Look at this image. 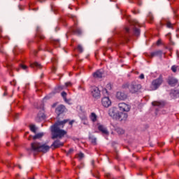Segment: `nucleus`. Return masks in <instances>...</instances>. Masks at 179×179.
Here are the masks:
<instances>
[{
    "label": "nucleus",
    "mask_w": 179,
    "mask_h": 179,
    "mask_svg": "<svg viewBox=\"0 0 179 179\" xmlns=\"http://www.w3.org/2000/svg\"><path fill=\"white\" fill-rule=\"evenodd\" d=\"M77 50H78V51H80V52H83V48L82 45H78Z\"/></svg>",
    "instance_id": "c756f323"
},
{
    "label": "nucleus",
    "mask_w": 179,
    "mask_h": 179,
    "mask_svg": "<svg viewBox=\"0 0 179 179\" xmlns=\"http://www.w3.org/2000/svg\"><path fill=\"white\" fill-rule=\"evenodd\" d=\"M65 106L64 105H60L56 108V113H57L58 115L63 114V113H65Z\"/></svg>",
    "instance_id": "f8f14e48"
},
{
    "label": "nucleus",
    "mask_w": 179,
    "mask_h": 179,
    "mask_svg": "<svg viewBox=\"0 0 179 179\" xmlns=\"http://www.w3.org/2000/svg\"><path fill=\"white\" fill-rule=\"evenodd\" d=\"M43 136H44V133H38L33 137V139H40V138H43Z\"/></svg>",
    "instance_id": "cd10ccee"
},
{
    "label": "nucleus",
    "mask_w": 179,
    "mask_h": 179,
    "mask_svg": "<svg viewBox=\"0 0 179 179\" xmlns=\"http://www.w3.org/2000/svg\"><path fill=\"white\" fill-rule=\"evenodd\" d=\"M130 2H132V1H130Z\"/></svg>",
    "instance_id": "4d7b16f0"
},
{
    "label": "nucleus",
    "mask_w": 179,
    "mask_h": 179,
    "mask_svg": "<svg viewBox=\"0 0 179 179\" xmlns=\"http://www.w3.org/2000/svg\"><path fill=\"white\" fill-rule=\"evenodd\" d=\"M116 97L118 100H127V94L122 92H117L116 94Z\"/></svg>",
    "instance_id": "9b49d317"
},
{
    "label": "nucleus",
    "mask_w": 179,
    "mask_h": 179,
    "mask_svg": "<svg viewBox=\"0 0 179 179\" xmlns=\"http://www.w3.org/2000/svg\"><path fill=\"white\" fill-rule=\"evenodd\" d=\"M71 152H73V149H70V150H69V153H71Z\"/></svg>",
    "instance_id": "49530a36"
},
{
    "label": "nucleus",
    "mask_w": 179,
    "mask_h": 179,
    "mask_svg": "<svg viewBox=\"0 0 179 179\" xmlns=\"http://www.w3.org/2000/svg\"><path fill=\"white\" fill-rule=\"evenodd\" d=\"M72 19H73V20H75V19H76V17L71 15Z\"/></svg>",
    "instance_id": "c03bdc74"
},
{
    "label": "nucleus",
    "mask_w": 179,
    "mask_h": 179,
    "mask_svg": "<svg viewBox=\"0 0 179 179\" xmlns=\"http://www.w3.org/2000/svg\"><path fill=\"white\" fill-rule=\"evenodd\" d=\"M172 96L174 97V99H177L179 97V91L178 90H176L171 92Z\"/></svg>",
    "instance_id": "b1692460"
},
{
    "label": "nucleus",
    "mask_w": 179,
    "mask_h": 179,
    "mask_svg": "<svg viewBox=\"0 0 179 179\" xmlns=\"http://www.w3.org/2000/svg\"><path fill=\"white\" fill-rule=\"evenodd\" d=\"M102 93L103 94H108V92L107 91V89L104 88L103 90H102Z\"/></svg>",
    "instance_id": "c9c22d12"
},
{
    "label": "nucleus",
    "mask_w": 179,
    "mask_h": 179,
    "mask_svg": "<svg viewBox=\"0 0 179 179\" xmlns=\"http://www.w3.org/2000/svg\"><path fill=\"white\" fill-rule=\"evenodd\" d=\"M6 94H7V93H6V92H5L3 93V96H6Z\"/></svg>",
    "instance_id": "09e8293b"
},
{
    "label": "nucleus",
    "mask_w": 179,
    "mask_h": 179,
    "mask_svg": "<svg viewBox=\"0 0 179 179\" xmlns=\"http://www.w3.org/2000/svg\"><path fill=\"white\" fill-rule=\"evenodd\" d=\"M163 82V76L160 75L158 78L155 79L152 81L149 90H150L151 92L157 90V89L159 88L160 86H162Z\"/></svg>",
    "instance_id": "7ed1b4c3"
},
{
    "label": "nucleus",
    "mask_w": 179,
    "mask_h": 179,
    "mask_svg": "<svg viewBox=\"0 0 179 179\" xmlns=\"http://www.w3.org/2000/svg\"><path fill=\"white\" fill-rule=\"evenodd\" d=\"M92 143L96 144V138H92Z\"/></svg>",
    "instance_id": "79ce46f5"
},
{
    "label": "nucleus",
    "mask_w": 179,
    "mask_h": 179,
    "mask_svg": "<svg viewBox=\"0 0 179 179\" xmlns=\"http://www.w3.org/2000/svg\"><path fill=\"white\" fill-rule=\"evenodd\" d=\"M90 118L92 122H96V121H97V115L94 113H92L90 115Z\"/></svg>",
    "instance_id": "412c9836"
},
{
    "label": "nucleus",
    "mask_w": 179,
    "mask_h": 179,
    "mask_svg": "<svg viewBox=\"0 0 179 179\" xmlns=\"http://www.w3.org/2000/svg\"><path fill=\"white\" fill-rule=\"evenodd\" d=\"M50 150V146L46 144H41L38 142H34L31 144V149H29V153L34 155L42 152L43 153H47Z\"/></svg>",
    "instance_id": "f03ea898"
},
{
    "label": "nucleus",
    "mask_w": 179,
    "mask_h": 179,
    "mask_svg": "<svg viewBox=\"0 0 179 179\" xmlns=\"http://www.w3.org/2000/svg\"><path fill=\"white\" fill-rule=\"evenodd\" d=\"M106 177H107L108 178H110V173H107V174H106Z\"/></svg>",
    "instance_id": "a18cd8bd"
},
{
    "label": "nucleus",
    "mask_w": 179,
    "mask_h": 179,
    "mask_svg": "<svg viewBox=\"0 0 179 179\" xmlns=\"http://www.w3.org/2000/svg\"><path fill=\"white\" fill-rule=\"evenodd\" d=\"M91 94L94 99H100V90L97 87H93L91 90Z\"/></svg>",
    "instance_id": "423d86ee"
},
{
    "label": "nucleus",
    "mask_w": 179,
    "mask_h": 179,
    "mask_svg": "<svg viewBox=\"0 0 179 179\" xmlns=\"http://www.w3.org/2000/svg\"><path fill=\"white\" fill-rule=\"evenodd\" d=\"M132 25L134 26V31L135 36H139V34H141V31L138 28H136V26H139V22H138V21L136 20H134L132 22Z\"/></svg>",
    "instance_id": "1a4fd4ad"
},
{
    "label": "nucleus",
    "mask_w": 179,
    "mask_h": 179,
    "mask_svg": "<svg viewBox=\"0 0 179 179\" xmlns=\"http://www.w3.org/2000/svg\"><path fill=\"white\" fill-rule=\"evenodd\" d=\"M94 78L95 79H101L103 78V71L102 70H98L96 72L93 73Z\"/></svg>",
    "instance_id": "2eb2a0df"
},
{
    "label": "nucleus",
    "mask_w": 179,
    "mask_h": 179,
    "mask_svg": "<svg viewBox=\"0 0 179 179\" xmlns=\"http://www.w3.org/2000/svg\"><path fill=\"white\" fill-rule=\"evenodd\" d=\"M78 157H79V159H83L85 157V154L80 152L78 154Z\"/></svg>",
    "instance_id": "7c9ffc66"
},
{
    "label": "nucleus",
    "mask_w": 179,
    "mask_h": 179,
    "mask_svg": "<svg viewBox=\"0 0 179 179\" xmlns=\"http://www.w3.org/2000/svg\"><path fill=\"white\" fill-rule=\"evenodd\" d=\"M141 89H142V85L135 82L131 83L129 85V90L131 93H136L137 92H139Z\"/></svg>",
    "instance_id": "20e7f679"
},
{
    "label": "nucleus",
    "mask_w": 179,
    "mask_h": 179,
    "mask_svg": "<svg viewBox=\"0 0 179 179\" xmlns=\"http://www.w3.org/2000/svg\"><path fill=\"white\" fill-rule=\"evenodd\" d=\"M171 71H173V72H177V66H173L171 67Z\"/></svg>",
    "instance_id": "f704fd0d"
},
{
    "label": "nucleus",
    "mask_w": 179,
    "mask_h": 179,
    "mask_svg": "<svg viewBox=\"0 0 179 179\" xmlns=\"http://www.w3.org/2000/svg\"><path fill=\"white\" fill-rule=\"evenodd\" d=\"M20 68H22V69H23L24 71H26V69H27V66L24 64H21Z\"/></svg>",
    "instance_id": "473e14b6"
},
{
    "label": "nucleus",
    "mask_w": 179,
    "mask_h": 179,
    "mask_svg": "<svg viewBox=\"0 0 179 179\" xmlns=\"http://www.w3.org/2000/svg\"><path fill=\"white\" fill-rule=\"evenodd\" d=\"M166 27H168L169 29H171V27H173V24H171V22H168L166 23Z\"/></svg>",
    "instance_id": "2f4dec72"
},
{
    "label": "nucleus",
    "mask_w": 179,
    "mask_h": 179,
    "mask_svg": "<svg viewBox=\"0 0 179 179\" xmlns=\"http://www.w3.org/2000/svg\"><path fill=\"white\" fill-rule=\"evenodd\" d=\"M39 2H44L45 0H38Z\"/></svg>",
    "instance_id": "de8ad7c7"
},
{
    "label": "nucleus",
    "mask_w": 179,
    "mask_h": 179,
    "mask_svg": "<svg viewBox=\"0 0 179 179\" xmlns=\"http://www.w3.org/2000/svg\"><path fill=\"white\" fill-rule=\"evenodd\" d=\"M36 52H37V51H35V52H34V54H36Z\"/></svg>",
    "instance_id": "5fc2aeb1"
},
{
    "label": "nucleus",
    "mask_w": 179,
    "mask_h": 179,
    "mask_svg": "<svg viewBox=\"0 0 179 179\" xmlns=\"http://www.w3.org/2000/svg\"><path fill=\"white\" fill-rule=\"evenodd\" d=\"M101 104L105 108H108L111 106V99L108 96H104L101 99Z\"/></svg>",
    "instance_id": "0eeeda50"
},
{
    "label": "nucleus",
    "mask_w": 179,
    "mask_h": 179,
    "mask_svg": "<svg viewBox=\"0 0 179 179\" xmlns=\"http://www.w3.org/2000/svg\"><path fill=\"white\" fill-rule=\"evenodd\" d=\"M66 86H72V83L71 82L66 83Z\"/></svg>",
    "instance_id": "4c0bfd02"
},
{
    "label": "nucleus",
    "mask_w": 179,
    "mask_h": 179,
    "mask_svg": "<svg viewBox=\"0 0 179 179\" xmlns=\"http://www.w3.org/2000/svg\"><path fill=\"white\" fill-rule=\"evenodd\" d=\"M77 26L78 23L74 22V27L71 28V31L77 36H80V34H82V29H80V28H78Z\"/></svg>",
    "instance_id": "6e6552de"
},
{
    "label": "nucleus",
    "mask_w": 179,
    "mask_h": 179,
    "mask_svg": "<svg viewBox=\"0 0 179 179\" xmlns=\"http://www.w3.org/2000/svg\"><path fill=\"white\" fill-rule=\"evenodd\" d=\"M92 166L94 164V161H92Z\"/></svg>",
    "instance_id": "3c124183"
},
{
    "label": "nucleus",
    "mask_w": 179,
    "mask_h": 179,
    "mask_svg": "<svg viewBox=\"0 0 179 179\" xmlns=\"http://www.w3.org/2000/svg\"><path fill=\"white\" fill-rule=\"evenodd\" d=\"M154 19L155 18L153 17V14L150 13L147 17V20H148L149 23H152Z\"/></svg>",
    "instance_id": "393cba45"
},
{
    "label": "nucleus",
    "mask_w": 179,
    "mask_h": 179,
    "mask_svg": "<svg viewBox=\"0 0 179 179\" xmlns=\"http://www.w3.org/2000/svg\"><path fill=\"white\" fill-rule=\"evenodd\" d=\"M122 88L123 89H129V85H128V83H126L122 85Z\"/></svg>",
    "instance_id": "72a5a7b5"
},
{
    "label": "nucleus",
    "mask_w": 179,
    "mask_h": 179,
    "mask_svg": "<svg viewBox=\"0 0 179 179\" xmlns=\"http://www.w3.org/2000/svg\"><path fill=\"white\" fill-rule=\"evenodd\" d=\"M20 10H22V9L20 8Z\"/></svg>",
    "instance_id": "6e6d98bb"
},
{
    "label": "nucleus",
    "mask_w": 179,
    "mask_h": 179,
    "mask_svg": "<svg viewBox=\"0 0 179 179\" xmlns=\"http://www.w3.org/2000/svg\"><path fill=\"white\" fill-rule=\"evenodd\" d=\"M125 31H126V33H129V28L126 27L125 28Z\"/></svg>",
    "instance_id": "ea45409f"
},
{
    "label": "nucleus",
    "mask_w": 179,
    "mask_h": 179,
    "mask_svg": "<svg viewBox=\"0 0 179 179\" xmlns=\"http://www.w3.org/2000/svg\"><path fill=\"white\" fill-rule=\"evenodd\" d=\"M73 123V122H69L70 125H72Z\"/></svg>",
    "instance_id": "8fccbe9b"
},
{
    "label": "nucleus",
    "mask_w": 179,
    "mask_h": 179,
    "mask_svg": "<svg viewBox=\"0 0 179 179\" xmlns=\"http://www.w3.org/2000/svg\"><path fill=\"white\" fill-rule=\"evenodd\" d=\"M50 43L52 44H53V45H55L56 47H59V40L52 39L50 41Z\"/></svg>",
    "instance_id": "a878e982"
},
{
    "label": "nucleus",
    "mask_w": 179,
    "mask_h": 179,
    "mask_svg": "<svg viewBox=\"0 0 179 179\" xmlns=\"http://www.w3.org/2000/svg\"><path fill=\"white\" fill-rule=\"evenodd\" d=\"M106 87L107 89H111V84H108Z\"/></svg>",
    "instance_id": "a19ab883"
},
{
    "label": "nucleus",
    "mask_w": 179,
    "mask_h": 179,
    "mask_svg": "<svg viewBox=\"0 0 179 179\" xmlns=\"http://www.w3.org/2000/svg\"><path fill=\"white\" fill-rule=\"evenodd\" d=\"M162 55H163V52H162V50H157L150 54L151 58H153V57H162Z\"/></svg>",
    "instance_id": "6ab92c4d"
},
{
    "label": "nucleus",
    "mask_w": 179,
    "mask_h": 179,
    "mask_svg": "<svg viewBox=\"0 0 179 179\" xmlns=\"http://www.w3.org/2000/svg\"><path fill=\"white\" fill-rule=\"evenodd\" d=\"M19 169H22V166H20V165L18 166Z\"/></svg>",
    "instance_id": "603ef678"
},
{
    "label": "nucleus",
    "mask_w": 179,
    "mask_h": 179,
    "mask_svg": "<svg viewBox=\"0 0 179 179\" xmlns=\"http://www.w3.org/2000/svg\"><path fill=\"white\" fill-rule=\"evenodd\" d=\"M61 94L66 103H69V101H71V99H66V92H62Z\"/></svg>",
    "instance_id": "bb28decb"
},
{
    "label": "nucleus",
    "mask_w": 179,
    "mask_h": 179,
    "mask_svg": "<svg viewBox=\"0 0 179 179\" xmlns=\"http://www.w3.org/2000/svg\"><path fill=\"white\" fill-rule=\"evenodd\" d=\"M52 107H55V104H53V105H52Z\"/></svg>",
    "instance_id": "864d4df0"
},
{
    "label": "nucleus",
    "mask_w": 179,
    "mask_h": 179,
    "mask_svg": "<svg viewBox=\"0 0 179 179\" xmlns=\"http://www.w3.org/2000/svg\"><path fill=\"white\" fill-rule=\"evenodd\" d=\"M38 38H40V40H44V38H45V36L40 31L39 27L36 28V40H38Z\"/></svg>",
    "instance_id": "dca6fc26"
},
{
    "label": "nucleus",
    "mask_w": 179,
    "mask_h": 179,
    "mask_svg": "<svg viewBox=\"0 0 179 179\" xmlns=\"http://www.w3.org/2000/svg\"><path fill=\"white\" fill-rule=\"evenodd\" d=\"M139 79H145V75L141 74L139 76Z\"/></svg>",
    "instance_id": "e433bc0d"
},
{
    "label": "nucleus",
    "mask_w": 179,
    "mask_h": 179,
    "mask_svg": "<svg viewBox=\"0 0 179 179\" xmlns=\"http://www.w3.org/2000/svg\"><path fill=\"white\" fill-rule=\"evenodd\" d=\"M30 66L31 68H38V69H41V68H43L41 64H40L38 62H34V64H31Z\"/></svg>",
    "instance_id": "4be33fe9"
},
{
    "label": "nucleus",
    "mask_w": 179,
    "mask_h": 179,
    "mask_svg": "<svg viewBox=\"0 0 179 179\" xmlns=\"http://www.w3.org/2000/svg\"><path fill=\"white\" fill-rule=\"evenodd\" d=\"M99 131H100L103 135H108V130L103 125H99L98 127Z\"/></svg>",
    "instance_id": "f3484780"
},
{
    "label": "nucleus",
    "mask_w": 179,
    "mask_h": 179,
    "mask_svg": "<svg viewBox=\"0 0 179 179\" xmlns=\"http://www.w3.org/2000/svg\"><path fill=\"white\" fill-rule=\"evenodd\" d=\"M115 131L117 132V134H118V135H124V134H125V130L120 127L116 128Z\"/></svg>",
    "instance_id": "5701e85b"
},
{
    "label": "nucleus",
    "mask_w": 179,
    "mask_h": 179,
    "mask_svg": "<svg viewBox=\"0 0 179 179\" xmlns=\"http://www.w3.org/2000/svg\"><path fill=\"white\" fill-rule=\"evenodd\" d=\"M118 108L120 111L123 113H128L131 110V106L124 102L118 103Z\"/></svg>",
    "instance_id": "39448f33"
},
{
    "label": "nucleus",
    "mask_w": 179,
    "mask_h": 179,
    "mask_svg": "<svg viewBox=\"0 0 179 179\" xmlns=\"http://www.w3.org/2000/svg\"><path fill=\"white\" fill-rule=\"evenodd\" d=\"M30 179H34V178H30Z\"/></svg>",
    "instance_id": "13d9d810"
},
{
    "label": "nucleus",
    "mask_w": 179,
    "mask_h": 179,
    "mask_svg": "<svg viewBox=\"0 0 179 179\" xmlns=\"http://www.w3.org/2000/svg\"><path fill=\"white\" fill-rule=\"evenodd\" d=\"M168 83L170 85V86H177L178 80H177V78H174V77H169Z\"/></svg>",
    "instance_id": "9d476101"
},
{
    "label": "nucleus",
    "mask_w": 179,
    "mask_h": 179,
    "mask_svg": "<svg viewBox=\"0 0 179 179\" xmlns=\"http://www.w3.org/2000/svg\"><path fill=\"white\" fill-rule=\"evenodd\" d=\"M61 146H64V143H61L59 140L55 141L51 145V147L54 148V149H57V148H61Z\"/></svg>",
    "instance_id": "4468645a"
},
{
    "label": "nucleus",
    "mask_w": 179,
    "mask_h": 179,
    "mask_svg": "<svg viewBox=\"0 0 179 179\" xmlns=\"http://www.w3.org/2000/svg\"><path fill=\"white\" fill-rule=\"evenodd\" d=\"M152 106L155 107H164V102H160V101H153L152 103Z\"/></svg>",
    "instance_id": "aec40b11"
},
{
    "label": "nucleus",
    "mask_w": 179,
    "mask_h": 179,
    "mask_svg": "<svg viewBox=\"0 0 179 179\" xmlns=\"http://www.w3.org/2000/svg\"><path fill=\"white\" fill-rule=\"evenodd\" d=\"M136 1H137V3H138V5H142V2L141 1V0H136Z\"/></svg>",
    "instance_id": "58836bf2"
},
{
    "label": "nucleus",
    "mask_w": 179,
    "mask_h": 179,
    "mask_svg": "<svg viewBox=\"0 0 179 179\" xmlns=\"http://www.w3.org/2000/svg\"><path fill=\"white\" fill-rule=\"evenodd\" d=\"M108 114L110 117H115V114H117V108H110L108 110Z\"/></svg>",
    "instance_id": "a211bd4d"
},
{
    "label": "nucleus",
    "mask_w": 179,
    "mask_h": 179,
    "mask_svg": "<svg viewBox=\"0 0 179 179\" xmlns=\"http://www.w3.org/2000/svg\"><path fill=\"white\" fill-rule=\"evenodd\" d=\"M69 120H64L62 121L57 120L54 125L51 126L52 139H57L59 138L61 139L66 135V131L61 129L65 126L66 122H69Z\"/></svg>",
    "instance_id": "f257e3e1"
},
{
    "label": "nucleus",
    "mask_w": 179,
    "mask_h": 179,
    "mask_svg": "<svg viewBox=\"0 0 179 179\" xmlns=\"http://www.w3.org/2000/svg\"><path fill=\"white\" fill-rule=\"evenodd\" d=\"M117 120H120V121H122L128 118V115L122 112H120L117 114Z\"/></svg>",
    "instance_id": "ddd939ff"
},
{
    "label": "nucleus",
    "mask_w": 179,
    "mask_h": 179,
    "mask_svg": "<svg viewBox=\"0 0 179 179\" xmlns=\"http://www.w3.org/2000/svg\"><path fill=\"white\" fill-rule=\"evenodd\" d=\"M30 130L31 131V132H34V134H36V131H37V128H36V126L34 124H31L29 126Z\"/></svg>",
    "instance_id": "c85d7f7f"
},
{
    "label": "nucleus",
    "mask_w": 179,
    "mask_h": 179,
    "mask_svg": "<svg viewBox=\"0 0 179 179\" xmlns=\"http://www.w3.org/2000/svg\"><path fill=\"white\" fill-rule=\"evenodd\" d=\"M8 66V71H12V67L10 66Z\"/></svg>",
    "instance_id": "37998d69"
}]
</instances>
